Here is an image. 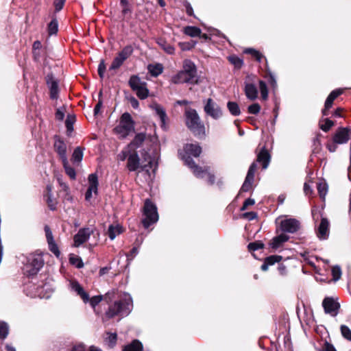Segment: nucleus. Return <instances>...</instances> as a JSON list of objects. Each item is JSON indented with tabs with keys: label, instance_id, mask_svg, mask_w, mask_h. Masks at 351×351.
Returning <instances> with one entry per match:
<instances>
[{
	"label": "nucleus",
	"instance_id": "1",
	"mask_svg": "<svg viewBox=\"0 0 351 351\" xmlns=\"http://www.w3.org/2000/svg\"><path fill=\"white\" fill-rule=\"evenodd\" d=\"M149 141L151 147L147 150L144 149L142 153V165H140V159L136 150H132L129 155L127 167L130 171H136L140 168L142 171H145L149 173V167L152 169L153 173H155L159 157L158 139L156 137H152ZM149 176L151 177V175L149 174Z\"/></svg>",
	"mask_w": 351,
	"mask_h": 351
},
{
	"label": "nucleus",
	"instance_id": "2",
	"mask_svg": "<svg viewBox=\"0 0 351 351\" xmlns=\"http://www.w3.org/2000/svg\"><path fill=\"white\" fill-rule=\"evenodd\" d=\"M171 82L175 84L197 83V70L195 64L190 60H184L182 70L173 75Z\"/></svg>",
	"mask_w": 351,
	"mask_h": 351
},
{
	"label": "nucleus",
	"instance_id": "3",
	"mask_svg": "<svg viewBox=\"0 0 351 351\" xmlns=\"http://www.w3.org/2000/svg\"><path fill=\"white\" fill-rule=\"evenodd\" d=\"M185 122L187 128L195 136H204L205 127L195 109L186 108L184 111Z\"/></svg>",
	"mask_w": 351,
	"mask_h": 351
},
{
	"label": "nucleus",
	"instance_id": "4",
	"mask_svg": "<svg viewBox=\"0 0 351 351\" xmlns=\"http://www.w3.org/2000/svg\"><path fill=\"white\" fill-rule=\"evenodd\" d=\"M132 308V299L128 293H124L120 301L115 302L109 307L106 312L108 317H112L120 315L125 316L129 314Z\"/></svg>",
	"mask_w": 351,
	"mask_h": 351
},
{
	"label": "nucleus",
	"instance_id": "5",
	"mask_svg": "<svg viewBox=\"0 0 351 351\" xmlns=\"http://www.w3.org/2000/svg\"><path fill=\"white\" fill-rule=\"evenodd\" d=\"M132 130H134V122L131 115L128 112H125L121 117L119 123L114 128V132L119 138H124Z\"/></svg>",
	"mask_w": 351,
	"mask_h": 351
},
{
	"label": "nucleus",
	"instance_id": "6",
	"mask_svg": "<svg viewBox=\"0 0 351 351\" xmlns=\"http://www.w3.org/2000/svg\"><path fill=\"white\" fill-rule=\"evenodd\" d=\"M143 219L142 223L145 228L158 220L156 206L149 200L146 199L143 207Z\"/></svg>",
	"mask_w": 351,
	"mask_h": 351
},
{
	"label": "nucleus",
	"instance_id": "7",
	"mask_svg": "<svg viewBox=\"0 0 351 351\" xmlns=\"http://www.w3.org/2000/svg\"><path fill=\"white\" fill-rule=\"evenodd\" d=\"M70 287L71 290L75 292L84 303L89 302L93 308L102 300V295H96L90 298L88 294L84 291L83 287L75 280L70 281Z\"/></svg>",
	"mask_w": 351,
	"mask_h": 351
},
{
	"label": "nucleus",
	"instance_id": "8",
	"mask_svg": "<svg viewBox=\"0 0 351 351\" xmlns=\"http://www.w3.org/2000/svg\"><path fill=\"white\" fill-rule=\"evenodd\" d=\"M25 265L26 272L29 276L34 275L43 267L44 260L41 253L36 252L30 254L27 258Z\"/></svg>",
	"mask_w": 351,
	"mask_h": 351
},
{
	"label": "nucleus",
	"instance_id": "9",
	"mask_svg": "<svg viewBox=\"0 0 351 351\" xmlns=\"http://www.w3.org/2000/svg\"><path fill=\"white\" fill-rule=\"evenodd\" d=\"M129 85L141 99H146L149 95L147 83L141 80L137 75H132L129 80Z\"/></svg>",
	"mask_w": 351,
	"mask_h": 351
},
{
	"label": "nucleus",
	"instance_id": "10",
	"mask_svg": "<svg viewBox=\"0 0 351 351\" xmlns=\"http://www.w3.org/2000/svg\"><path fill=\"white\" fill-rule=\"evenodd\" d=\"M276 223L281 231L289 233H295L300 228V222L294 218L280 217L276 219Z\"/></svg>",
	"mask_w": 351,
	"mask_h": 351
},
{
	"label": "nucleus",
	"instance_id": "11",
	"mask_svg": "<svg viewBox=\"0 0 351 351\" xmlns=\"http://www.w3.org/2000/svg\"><path fill=\"white\" fill-rule=\"evenodd\" d=\"M184 162L186 165L191 169L193 173L198 178H204L206 177L208 178V182L210 184L214 182V176L208 171V169L206 168L205 169H202V167L197 166L194 161L190 158V156H186L184 158Z\"/></svg>",
	"mask_w": 351,
	"mask_h": 351
},
{
	"label": "nucleus",
	"instance_id": "12",
	"mask_svg": "<svg viewBox=\"0 0 351 351\" xmlns=\"http://www.w3.org/2000/svg\"><path fill=\"white\" fill-rule=\"evenodd\" d=\"M133 48L130 45L125 47L114 58L110 66V70H115L119 69L132 53Z\"/></svg>",
	"mask_w": 351,
	"mask_h": 351
},
{
	"label": "nucleus",
	"instance_id": "13",
	"mask_svg": "<svg viewBox=\"0 0 351 351\" xmlns=\"http://www.w3.org/2000/svg\"><path fill=\"white\" fill-rule=\"evenodd\" d=\"M253 75H248L246 78V80L244 82V92L246 97L251 100L254 101L258 97V91L254 83Z\"/></svg>",
	"mask_w": 351,
	"mask_h": 351
},
{
	"label": "nucleus",
	"instance_id": "14",
	"mask_svg": "<svg viewBox=\"0 0 351 351\" xmlns=\"http://www.w3.org/2000/svg\"><path fill=\"white\" fill-rule=\"evenodd\" d=\"M204 110L207 115L214 119H218L222 116L221 108L211 98L206 100Z\"/></svg>",
	"mask_w": 351,
	"mask_h": 351
},
{
	"label": "nucleus",
	"instance_id": "15",
	"mask_svg": "<svg viewBox=\"0 0 351 351\" xmlns=\"http://www.w3.org/2000/svg\"><path fill=\"white\" fill-rule=\"evenodd\" d=\"M324 312L332 317H335L339 313L340 304L332 298H325L322 302Z\"/></svg>",
	"mask_w": 351,
	"mask_h": 351
},
{
	"label": "nucleus",
	"instance_id": "16",
	"mask_svg": "<svg viewBox=\"0 0 351 351\" xmlns=\"http://www.w3.org/2000/svg\"><path fill=\"white\" fill-rule=\"evenodd\" d=\"M93 233V229L90 228H84L80 229L77 233L73 237L74 247H77L86 242Z\"/></svg>",
	"mask_w": 351,
	"mask_h": 351
},
{
	"label": "nucleus",
	"instance_id": "17",
	"mask_svg": "<svg viewBox=\"0 0 351 351\" xmlns=\"http://www.w3.org/2000/svg\"><path fill=\"white\" fill-rule=\"evenodd\" d=\"M88 188L85 194L86 201H90L93 194L97 195L98 191V178L95 173H91L88 176Z\"/></svg>",
	"mask_w": 351,
	"mask_h": 351
},
{
	"label": "nucleus",
	"instance_id": "18",
	"mask_svg": "<svg viewBox=\"0 0 351 351\" xmlns=\"http://www.w3.org/2000/svg\"><path fill=\"white\" fill-rule=\"evenodd\" d=\"M45 237H46V239H47V242L49 250L56 257L58 258L60 256V252L59 250L58 246L56 243V241L53 239L52 232L48 226H45Z\"/></svg>",
	"mask_w": 351,
	"mask_h": 351
},
{
	"label": "nucleus",
	"instance_id": "19",
	"mask_svg": "<svg viewBox=\"0 0 351 351\" xmlns=\"http://www.w3.org/2000/svg\"><path fill=\"white\" fill-rule=\"evenodd\" d=\"M256 167V164L255 162H253L250 165L244 183L241 186V191L247 192L252 189Z\"/></svg>",
	"mask_w": 351,
	"mask_h": 351
},
{
	"label": "nucleus",
	"instance_id": "20",
	"mask_svg": "<svg viewBox=\"0 0 351 351\" xmlns=\"http://www.w3.org/2000/svg\"><path fill=\"white\" fill-rule=\"evenodd\" d=\"M351 136V130L348 128H339L333 136L335 143H346Z\"/></svg>",
	"mask_w": 351,
	"mask_h": 351
},
{
	"label": "nucleus",
	"instance_id": "21",
	"mask_svg": "<svg viewBox=\"0 0 351 351\" xmlns=\"http://www.w3.org/2000/svg\"><path fill=\"white\" fill-rule=\"evenodd\" d=\"M329 234V221L326 218L322 217L317 228V235L320 239H326Z\"/></svg>",
	"mask_w": 351,
	"mask_h": 351
},
{
	"label": "nucleus",
	"instance_id": "22",
	"mask_svg": "<svg viewBox=\"0 0 351 351\" xmlns=\"http://www.w3.org/2000/svg\"><path fill=\"white\" fill-rule=\"evenodd\" d=\"M47 84L50 90V97L51 99H55L58 97V82L51 75L47 76Z\"/></svg>",
	"mask_w": 351,
	"mask_h": 351
},
{
	"label": "nucleus",
	"instance_id": "23",
	"mask_svg": "<svg viewBox=\"0 0 351 351\" xmlns=\"http://www.w3.org/2000/svg\"><path fill=\"white\" fill-rule=\"evenodd\" d=\"M54 149L61 158L62 161L66 162V160H67L66 145L64 142L60 139L56 140L54 143Z\"/></svg>",
	"mask_w": 351,
	"mask_h": 351
},
{
	"label": "nucleus",
	"instance_id": "24",
	"mask_svg": "<svg viewBox=\"0 0 351 351\" xmlns=\"http://www.w3.org/2000/svg\"><path fill=\"white\" fill-rule=\"evenodd\" d=\"M150 107L155 110L156 114L159 117L161 121V127L163 129H166V121L167 117L165 109L156 103L152 104Z\"/></svg>",
	"mask_w": 351,
	"mask_h": 351
},
{
	"label": "nucleus",
	"instance_id": "25",
	"mask_svg": "<svg viewBox=\"0 0 351 351\" xmlns=\"http://www.w3.org/2000/svg\"><path fill=\"white\" fill-rule=\"evenodd\" d=\"M289 237L285 234H280L278 236H276L272 239L270 242V246L274 249H278L284 243L289 240Z\"/></svg>",
	"mask_w": 351,
	"mask_h": 351
},
{
	"label": "nucleus",
	"instance_id": "26",
	"mask_svg": "<svg viewBox=\"0 0 351 351\" xmlns=\"http://www.w3.org/2000/svg\"><path fill=\"white\" fill-rule=\"evenodd\" d=\"M270 156L268 152L265 149H262L257 156V162L262 164L263 168L266 169L269 163Z\"/></svg>",
	"mask_w": 351,
	"mask_h": 351
},
{
	"label": "nucleus",
	"instance_id": "27",
	"mask_svg": "<svg viewBox=\"0 0 351 351\" xmlns=\"http://www.w3.org/2000/svg\"><path fill=\"white\" fill-rule=\"evenodd\" d=\"M185 153L188 155H191L194 157H198L201 152L202 149L197 144H186L184 147Z\"/></svg>",
	"mask_w": 351,
	"mask_h": 351
},
{
	"label": "nucleus",
	"instance_id": "28",
	"mask_svg": "<svg viewBox=\"0 0 351 351\" xmlns=\"http://www.w3.org/2000/svg\"><path fill=\"white\" fill-rule=\"evenodd\" d=\"M117 340V335L115 332H107L104 335V343L108 348H112L115 346Z\"/></svg>",
	"mask_w": 351,
	"mask_h": 351
},
{
	"label": "nucleus",
	"instance_id": "29",
	"mask_svg": "<svg viewBox=\"0 0 351 351\" xmlns=\"http://www.w3.org/2000/svg\"><path fill=\"white\" fill-rule=\"evenodd\" d=\"M45 200L48 204V206L51 210H55L57 204V202L55 199L52 197L51 194V186L50 185H47L46 188V193L45 194Z\"/></svg>",
	"mask_w": 351,
	"mask_h": 351
},
{
	"label": "nucleus",
	"instance_id": "30",
	"mask_svg": "<svg viewBox=\"0 0 351 351\" xmlns=\"http://www.w3.org/2000/svg\"><path fill=\"white\" fill-rule=\"evenodd\" d=\"M344 89L339 88L332 90L328 97H327L325 104H326V108H330L332 106L334 100L340 95L343 93Z\"/></svg>",
	"mask_w": 351,
	"mask_h": 351
},
{
	"label": "nucleus",
	"instance_id": "31",
	"mask_svg": "<svg viewBox=\"0 0 351 351\" xmlns=\"http://www.w3.org/2000/svg\"><path fill=\"white\" fill-rule=\"evenodd\" d=\"M123 232V228L119 224L110 225L108 228V234L111 240H113L117 235Z\"/></svg>",
	"mask_w": 351,
	"mask_h": 351
},
{
	"label": "nucleus",
	"instance_id": "32",
	"mask_svg": "<svg viewBox=\"0 0 351 351\" xmlns=\"http://www.w3.org/2000/svg\"><path fill=\"white\" fill-rule=\"evenodd\" d=\"M147 70L152 76L157 77L162 73L163 66L160 63L150 64L147 66Z\"/></svg>",
	"mask_w": 351,
	"mask_h": 351
},
{
	"label": "nucleus",
	"instance_id": "33",
	"mask_svg": "<svg viewBox=\"0 0 351 351\" xmlns=\"http://www.w3.org/2000/svg\"><path fill=\"white\" fill-rule=\"evenodd\" d=\"M145 140V136L143 133H140L136 135L134 139L128 145V146L132 149L136 150Z\"/></svg>",
	"mask_w": 351,
	"mask_h": 351
},
{
	"label": "nucleus",
	"instance_id": "34",
	"mask_svg": "<svg viewBox=\"0 0 351 351\" xmlns=\"http://www.w3.org/2000/svg\"><path fill=\"white\" fill-rule=\"evenodd\" d=\"M201 32L199 28L194 26H186L184 28V33L191 37L199 36Z\"/></svg>",
	"mask_w": 351,
	"mask_h": 351
},
{
	"label": "nucleus",
	"instance_id": "35",
	"mask_svg": "<svg viewBox=\"0 0 351 351\" xmlns=\"http://www.w3.org/2000/svg\"><path fill=\"white\" fill-rule=\"evenodd\" d=\"M143 346L138 340H134L132 343L125 346L123 351H142Z\"/></svg>",
	"mask_w": 351,
	"mask_h": 351
},
{
	"label": "nucleus",
	"instance_id": "36",
	"mask_svg": "<svg viewBox=\"0 0 351 351\" xmlns=\"http://www.w3.org/2000/svg\"><path fill=\"white\" fill-rule=\"evenodd\" d=\"M227 107L233 116H238L241 114L239 106L236 102L229 101L227 104Z\"/></svg>",
	"mask_w": 351,
	"mask_h": 351
},
{
	"label": "nucleus",
	"instance_id": "37",
	"mask_svg": "<svg viewBox=\"0 0 351 351\" xmlns=\"http://www.w3.org/2000/svg\"><path fill=\"white\" fill-rule=\"evenodd\" d=\"M69 262L71 265L75 266L77 268H82L84 267V263L82 258L75 254H71L69 257Z\"/></svg>",
	"mask_w": 351,
	"mask_h": 351
},
{
	"label": "nucleus",
	"instance_id": "38",
	"mask_svg": "<svg viewBox=\"0 0 351 351\" xmlns=\"http://www.w3.org/2000/svg\"><path fill=\"white\" fill-rule=\"evenodd\" d=\"M333 125L334 122L329 119H324L319 121V127L324 132H328Z\"/></svg>",
	"mask_w": 351,
	"mask_h": 351
},
{
	"label": "nucleus",
	"instance_id": "39",
	"mask_svg": "<svg viewBox=\"0 0 351 351\" xmlns=\"http://www.w3.org/2000/svg\"><path fill=\"white\" fill-rule=\"evenodd\" d=\"M157 43L161 47V48L168 54L174 53L175 48L172 45L167 43L165 41L162 40H160Z\"/></svg>",
	"mask_w": 351,
	"mask_h": 351
},
{
	"label": "nucleus",
	"instance_id": "40",
	"mask_svg": "<svg viewBox=\"0 0 351 351\" xmlns=\"http://www.w3.org/2000/svg\"><path fill=\"white\" fill-rule=\"evenodd\" d=\"M9 332V326L5 322H0V339L1 340L5 339Z\"/></svg>",
	"mask_w": 351,
	"mask_h": 351
},
{
	"label": "nucleus",
	"instance_id": "41",
	"mask_svg": "<svg viewBox=\"0 0 351 351\" xmlns=\"http://www.w3.org/2000/svg\"><path fill=\"white\" fill-rule=\"evenodd\" d=\"M83 158V151L82 149L78 147L75 149L73 155H72V160L73 162H80Z\"/></svg>",
	"mask_w": 351,
	"mask_h": 351
},
{
	"label": "nucleus",
	"instance_id": "42",
	"mask_svg": "<svg viewBox=\"0 0 351 351\" xmlns=\"http://www.w3.org/2000/svg\"><path fill=\"white\" fill-rule=\"evenodd\" d=\"M62 164L66 173L70 177L71 179L75 180L76 176L75 171L73 168L69 166L68 160H66V162H62Z\"/></svg>",
	"mask_w": 351,
	"mask_h": 351
},
{
	"label": "nucleus",
	"instance_id": "43",
	"mask_svg": "<svg viewBox=\"0 0 351 351\" xmlns=\"http://www.w3.org/2000/svg\"><path fill=\"white\" fill-rule=\"evenodd\" d=\"M132 151V149L128 145L117 155V159L121 161H124L126 158L128 159Z\"/></svg>",
	"mask_w": 351,
	"mask_h": 351
},
{
	"label": "nucleus",
	"instance_id": "44",
	"mask_svg": "<svg viewBox=\"0 0 351 351\" xmlns=\"http://www.w3.org/2000/svg\"><path fill=\"white\" fill-rule=\"evenodd\" d=\"M317 191L322 199H324L328 192V185L326 182H320L317 185Z\"/></svg>",
	"mask_w": 351,
	"mask_h": 351
},
{
	"label": "nucleus",
	"instance_id": "45",
	"mask_svg": "<svg viewBox=\"0 0 351 351\" xmlns=\"http://www.w3.org/2000/svg\"><path fill=\"white\" fill-rule=\"evenodd\" d=\"M259 89L261 91V97L263 100H266L268 98V90L267 85L265 82L260 80L258 82Z\"/></svg>",
	"mask_w": 351,
	"mask_h": 351
},
{
	"label": "nucleus",
	"instance_id": "46",
	"mask_svg": "<svg viewBox=\"0 0 351 351\" xmlns=\"http://www.w3.org/2000/svg\"><path fill=\"white\" fill-rule=\"evenodd\" d=\"M58 30V23L56 19H53L48 25V32L49 35L56 34Z\"/></svg>",
	"mask_w": 351,
	"mask_h": 351
},
{
	"label": "nucleus",
	"instance_id": "47",
	"mask_svg": "<svg viewBox=\"0 0 351 351\" xmlns=\"http://www.w3.org/2000/svg\"><path fill=\"white\" fill-rule=\"evenodd\" d=\"M228 60L237 69H240L243 64V60L236 56H229Z\"/></svg>",
	"mask_w": 351,
	"mask_h": 351
},
{
	"label": "nucleus",
	"instance_id": "48",
	"mask_svg": "<svg viewBox=\"0 0 351 351\" xmlns=\"http://www.w3.org/2000/svg\"><path fill=\"white\" fill-rule=\"evenodd\" d=\"M244 52L245 53L251 54L258 62H260L261 60V58L263 57L262 54L259 51H258L254 49H252V48H247V49H245Z\"/></svg>",
	"mask_w": 351,
	"mask_h": 351
},
{
	"label": "nucleus",
	"instance_id": "49",
	"mask_svg": "<svg viewBox=\"0 0 351 351\" xmlns=\"http://www.w3.org/2000/svg\"><path fill=\"white\" fill-rule=\"evenodd\" d=\"M263 247H264V244L260 241L250 243L248 245V249L251 252H254V251L258 250L259 249H263Z\"/></svg>",
	"mask_w": 351,
	"mask_h": 351
},
{
	"label": "nucleus",
	"instance_id": "50",
	"mask_svg": "<svg viewBox=\"0 0 351 351\" xmlns=\"http://www.w3.org/2000/svg\"><path fill=\"white\" fill-rule=\"evenodd\" d=\"M75 121V117L73 115H68L65 124L69 132H71L73 130V125Z\"/></svg>",
	"mask_w": 351,
	"mask_h": 351
},
{
	"label": "nucleus",
	"instance_id": "51",
	"mask_svg": "<svg viewBox=\"0 0 351 351\" xmlns=\"http://www.w3.org/2000/svg\"><path fill=\"white\" fill-rule=\"evenodd\" d=\"M341 332L345 339L351 341V330L348 326L342 325L341 326Z\"/></svg>",
	"mask_w": 351,
	"mask_h": 351
},
{
	"label": "nucleus",
	"instance_id": "52",
	"mask_svg": "<svg viewBox=\"0 0 351 351\" xmlns=\"http://www.w3.org/2000/svg\"><path fill=\"white\" fill-rule=\"evenodd\" d=\"M261 110V106L258 104L254 103L247 108V112L250 114H257Z\"/></svg>",
	"mask_w": 351,
	"mask_h": 351
},
{
	"label": "nucleus",
	"instance_id": "53",
	"mask_svg": "<svg viewBox=\"0 0 351 351\" xmlns=\"http://www.w3.org/2000/svg\"><path fill=\"white\" fill-rule=\"evenodd\" d=\"M42 47L41 43L38 40L35 41L33 44V53L36 59L40 56V49Z\"/></svg>",
	"mask_w": 351,
	"mask_h": 351
},
{
	"label": "nucleus",
	"instance_id": "54",
	"mask_svg": "<svg viewBox=\"0 0 351 351\" xmlns=\"http://www.w3.org/2000/svg\"><path fill=\"white\" fill-rule=\"evenodd\" d=\"M120 5L122 8V14L126 15L131 12L129 3L127 0H121Z\"/></svg>",
	"mask_w": 351,
	"mask_h": 351
},
{
	"label": "nucleus",
	"instance_id": "55",
	"mask_svg": "<svg viewBox=\"0 0 351 351\" xmlns=\"http://www.w3.org/2000/svg\"><path fill=\"white\" fill-rule=\"evenodd\" d=\"M332 274L333 276V280L335 281H337L339 279H340L341 276V268L339 266H334L332 268Z\"/></svg>",
	"mask_w": 351,
	"mask_h": 351
},
{
	"label": "nucleus",
	"instance_id": "56",
	"mask_svg": "<svg viewBox=\"0 0 351 351\" xmlns=\"http://www.w3.org/2000/svg\"><path fill=\"white\" fill-rule=\"evenodd\" d=\"M282 259L280 256L273 255L267 257L265 261L269 265H274L275 263L280 262Z\"/></svg>",
	"mask_w": 351,
	"mask_h": 351
},
{
	"label": "nucleus",
	"instance_id": "57",
	"mask_svg": "<svg viewBox=\"0 0 351 351\" xmlns=\"http://www.w3.org/2000/svg\"><path fill=\"white\" fill-rule=\"evenodd\" d=\"M106 71V65L104 60H101L98 66V74L100 77H104V72Z\"/></svg>",
	"mask_w": 351,
	"mask_h": 351
},
{
	"label": "nucleus",
	"instance_id": "58",
	"mask_svg": "<svg viewBox=\"0 0 351 351\" xmlns=\"http://www.w3.org/2000/svg\"><path fill=\"white\" fill-rule=\"evenodd\" d=\"M71 351H88V348H87L84 344H77L75 345Z\"/></svg>",
	"mask_w": 351,
	"mask_h": 351
},
{
	"label": "nucleus",
	"instance_id": "59",
	"mask_svg": "<svg viewBox=\"0 0 351 351\" xmlns=\"http://www.w3.org/2000/svg\"><path fill=\"white\" fill-rule=\"evenodd\" d=\"M254 203H255L254 199H251V198L247 199L243 204L241 210H246L248 208V206L254 205Z\"/></svg>",
	"mask_w": 351,
	"mask_h": 351
},
{
	"label": "nucleus",
	"instance_id": "60",
	"mask_svg": "<svg viewBox=\"0 0 351 351\" xmlns=\"http://www.w3.org/2000/svg\"><path fill=\"white\" fill-rule=\"evenodd\" d=\"M64 2H65V0H55L54 1V6H55L56 10L57 12L62 10V8L64 6Z\"/></svg>",
	"mask_w": 351,
	"mask_h": 351
},
{
	"label": "nucleus",
	"instance_id": "61",
	"mask_svg": "<svg viewBox=\"0 0 351 351\" xmlns=\"http://www.w3.org/2000/svg\"><path fill=\"white\" fill-rule=\"evenodd\" d=\"M319 351H336L332 345L325 342Z\"/></svg>",
	"mask_w": 351,
	"mask_h": 351
},
{
	"label": "nucleus",
	"instance_id": "62",
	"mask_svg": "<svg viewBox=\"0 0 351 351\" xmlns=\"http://www.w3.org/2000/svg\"><path fill=\"white\" fill-rule=\"evenodd\" d=\"M64 117V109L58 108L56 112V118L58 120H63Z\"/></svg>",
	"mask_w": 351,
	"mask_h": 351
},
{
	"label": "nucleus",
	"instance_id": "63",
	"mask_svg": "<svg viewBox=\"0 0 351 351\" xmlns=\"http://www.w3.org/2000/svg\"><path fill=\"white\" fill-rule=\"evenodd\" d=\"M243 216L245 218H247L248 219L252 220V219H255L257 217V215H256V213H255L254 212H248V213H245L243 215Z\"/></svg>",
	"mask_w": 351,
	"mask_h": 351
},
{
	"label": "nucleus",
	"instance_id": "64",
	"mask_svg": "<svg viewBox=\"0 0 351 351\" xmlns=\"http://www.w3.org/2000/svg\"><path fill=\"white\" fill-rule=\"evenodd\" d=\"M138 253L137 247H133L130 254L127 255L128 259H132Z\"/></svg>",
	"mask_w": 351,
	"mask_h": 351
}]
</instances>
